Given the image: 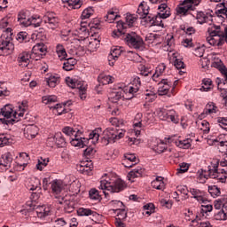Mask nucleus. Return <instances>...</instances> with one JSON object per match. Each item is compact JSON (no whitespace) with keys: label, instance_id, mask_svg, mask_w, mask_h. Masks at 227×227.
<instances>
[{"label":"nucleus","instance_id":"obj_39","mask_svg":"<svg viewBox=\"0 0 227 227\" xmlns=\"http://www.w3.org/2000/svg\"><path fill=\"white\" fill-rule=\"evenodd\" d=\"M59 82V77L56 75H51L47 79V84L50 88H56V84Z\"/></svg>","mask_w":227,"mask_h":227},{"label":"nucleus","instance_id":"obj_8","mask_svg":"<svg viewBox=\"0 0 227 227\" xmlns=\"http://www.w3.org/2000/svg\"><path fill=\"white\" fill-rule=\"evenodd\" d=\"M43 22L45 24L48 29H58L59 27V19L56 17L54 12H48L43 17Z\"/></svg>","mask_w":227,"mask_h":227},{"label":"nucleus","instance_id":"obj_29","mask_svg":"<svg viewBox=\"0 0 227 227\" xmlns=\"http://www.w3.org/2000/svg\"><path fill=\"white\" fill-rule=\"evenodd\" d=\"M13 113V108L10 106V105L4 106L3 108L0 110V114L5 118H12V114Z\"/></svg>","mask_w":227,"mask_h":227},{"label":"nucleus","instance_id":"obj_47","mask_svg":"<svg viewBox=\"0 0 227 227\" xmlns=\"http://www.w3.org/2000/svg\"><path fill=\"white\" fill-rule=\"evenodd\" d=\"M211 67H213V68H217L218 70H221V74H223V70L226 68L221 59H216L215 61L212 62Z\"/></svg>","mask_w":227,"mask_h":227},{"label":"nucleus","instance_id":"obj_13","mask_svg":"<svg viewBox=\"0 0 227 227\" xmlns=\"http://www.w3.org/2000/svg\"><path fill=\"white\" fill-rule=\"evenodd\" d=\"M158 85V95L160 97L163 95H168L169 90L171 89V83L168 82V79H161Z\"/></svg>","mask_w":227,"mask_h":227},{"label":"nucleus","instance_id":"obj_30","mask_svg":"<svg viewBox=\"0 0 227 227\" xmlns=\"http://www.w3.org/2000/svg\"><path fill=\"white\" fill-rule=\"evenodd\" d=\"M190 192L192 194V198H194V200H207V197H205V192L198 189H191Z\"/></svg>","mask_w":227,"mask_h":227},{"label":"nucleus","instance_id":"obj_4","mask_svg":"<svg viewBox=\"0 0 227 227\" xmlns=\"http://www.w3.org/2000/svg\"><path fill=\"white\" fill-rule=\"evenodd\" d=\"M13 33L12 28H7L5 33L0 37V56L9 54L13 51L14 46L12 40H13Z\"/></svg>","mask_w":227,"mask_h":227},{"label":"nucleus","instance_id":"obj_24","mask_svg":"<svg viewBox=\"0 0 227 227\" xmlns=\"http://www.w3.org/2000/svg\"><path fill=\"white\" fill-rule=\"evenodd\" d=\"M216 84L218 90L221 91V96L223 97L225 102V107H227V90L223 86V81H221V78H216Z\"/></svg>","mask_w":227,"mask_h":227},{"label":"nucleus","instance_id":"obj_36","mask_svg":"<svg viewBox=\"0 0 227 227\" xmlns=\"http://www.w3.org/2000/svg\"><path fill=\"white\" fill-rule=\"evenodd\" d=\"M30 22L31 26H34V27H40L42 26V22H43V18H40V16H31L30 17Z\"/></svg>","mask_w":227,"mask_h":227},{"label":"nucleus","instance_id":"obj_27","mask_svg":"<svg viewBox=\"0 0 227 227\" xmlns=\"http://www.w3.org/2000/svg\"><path fill=\"white\" fill-rule=\"evenodd\" d=\"M60 205H64V209L66 212H67L68 214H70L71 212H74V201L70 200H64L62 201H59Z\"/></svg>","mask_w":227,"mask_h":227},{"label":"nucleus","instance_id":"obj_31","mask_svg":"<svg viewBox=\"0 0 227 227\" xmlns=\"http://www.w3.org/2000/svg\"><path fill=\"white\" fill-rule=\"evenodd\" d=\"M120 15L116 14V12L112 9L108 11L107 14L105 16L106 21L109 22V24H113L116 19H119Z\"/></svg>","mask_w":227,"mask_h":227},{"label":"nucleus","instance_id":"obj_55","mask_svg":"<svg viewBox=\"0 0 227 227\" xmlns=\"http://www.w3.org/2000/svg\"><path fill=\"white\" fill-rule=\"evenodd\" d=\"M36 189H40V179L35 178L30 182L29 191H36Z\"/></svg>","mask_w":227,"mask_h":227},{"label":"nucleus","instance_id":"obj_34","mask_svg":"<svg viewBox=\"0 0 227 227\" xmlns=\"http://www.w3.org/2000/svg\"><path fill=\"white\" fill-rule=\"evenodd\" d=\"M197 20H199L200 24H205L208 20H212V16H207L205 12H200L197 13Z\"/></svg>","mask_w":227,"mask_h":227},{"label":"nucleus","instance_id":"obj_20","mask_svg":"<svg viewBox=\"0 0 227 227\" xmlns=\"http://www.w3.org/2000/svg\"><path fill=\"white\" fill-rule=\"evenodd\" d=\"M152 187L157 189L158 191H164L166 189V184H164V177L158 176L152 183Z\"/></svg>","mask_w":227,"mask_h":227},{"label":"nucleus","instance_id":"obj_50","mask_svg":"<svg viewBox=\"0 0 227 227\" xmlns=\"http://www.w3.org/2000/svg\"><path fill=\"white\" fill-rule=\"evenodd\" d=\"M120 56H121V50L118 48H114L112 50L111 55L109 56V59H114L116 61V59L120 58Z\"/></svg>","mask_w":227,"mask_h":227},{"label":"nucleus","instance_id":"obj_44","mask_svg":"<svg viewBox=\"0 0 227 227\" xmlns=\"http://www.w3.org/2000/svg\"><path fill=\"white\" fill-rule=\"evenodd\" d=\"M208 192L211 194L212 198H217V196H221V190L215 185L208 187Z\"/></svg>","mask_w":227,"mask_h":227},{"label":"nucleus","instance_id":"obj_53","mask_svg":"<svg viewBox=\"0 0 227 227\" xmlns=\"http://www.w3.org/2000/svg\"><path fill=\"white\" fill-rule=\"evenodd\" d=\"M214 207H215V210H221V208H225V210L227 212V204L223 202L222 200H215Z\"/></svg>","mask_w":227,"mask_h":227},{"label":"nucleus","instance_id":"obj_11","mask_svg":"<svg viewBox=\"0 0 227 227\" xmlns=\"http://www.w3.org/2000/svg\"><path fill=\"white\" fill-rule=\"evenodd\" d=\"M51 191L55 194V198H58L59 200H65V198H68V195L66 194V196L61 195V192H63V187L61 186V183L58 180H54L51 183Z\"/></svg>","mask_w":227,"mask_h":227},{"label":"nucleus","instance_id":"obj_33","mask_svg":"<svg viewBox=\"0 0 227 227\" xmlns=\"http://www.w3.org/2000/svg\"><path fill=\"white\" fill-rule=\"evenodd\" d=\"M143 173H145V170L143 168H134L128 174V177L129 178H139L140 176H143Z\"/></svg>","mask_w":227,"mask_h":227},{"label":"nucleus","instance_id":"obj_52","mask_svg":"<svg viewBox=\"0 0 227 227\" xmlns=\"http://www.w3.org/2000/svg\"><path fill=\"white\" fill-rule=\"evenodd\" d=\"M62 132L66 134V136H68L69 137H72V136H74L75 134V129L67 126L63 128Z\"/></svg>","mask_w":227,"mask_h":227},{"label":"nucleus","instance_id":"obj_43","mask_svg":"<svg viewBox=\"0 0 227 227\" xmlns=\"http://www.w3.org/2000/svg\"><path fill=\"white\" fill-rule=\"evenodd\" d=\"M142 119H143V114H141V113L137 114L136 116H135V119H134L133 127L134 128L143 127V123H142L143 120Z\"/></svg>","mask_w":227,"mask_h":227},{"label":"nucleus","instance_id":"obj_16","mask_svg":"<svg viewBox=\"0 0 227 227\" xmlns=\"http://www.w3.org/2000/svg\"><path fill=\"white\" fill-rule=\"evenodd\" d=\"M31 53L27 51H23L20 53L18 57V62L20 67H22V68L28 67L29 63H31Z\"/></svg>","mask_w":227,"mask_h":227},{"label":"nucleus","instance_id":"obj_10","mask_svg":"<svg viewBox=\"0 0 227 227\" xmlns=\"http://www.w3.org/2000/svg\"><path fill=\"white\" fill-rule=\"evenodd\" d=\"M18 22H20V24L25 27L31 26V16H29V12L20 11L18 13Z\"/></svg>","mask_w":227,"mask_h":227},{"label":"nucleus","instance_id":"obj_46","mask_svg":"<svg viewBox=\"0 0 227 227\" xmlns=\"http://www.w3.org/2000/svg\"><path fill=\"white\" fill-rule=\"evenodd\" d=\"M215 219L216 221H226L227 219V212L225 213L224 210H220L215 214Z\"/></svg>","mask_w":227,"mask_h":227},{"label":"nucleus","instance_id":"obj_49","mask_svg":"<svg viewBox=\"0 0 227 227\" xmlns=\"http://www.w3.org/2000/svg\"><path fill=\"white\" fill-rule=\"evenodd\" d=\"M144 210H146L145 214L147 215H152L155 212V205L153 203H148L144 206Z\"/></svg>","mask_w":227,"mask_h":227},{"label":"nucleus","instance_id":"obj_63","mask_svg":"<svg viewBox=\"0 0 227 227\" xmlns=\"http://www.w3.org/2000/svg\"><path fill=\"white\" fill-rule=\"evenodd\" d=\"M160 205H161L164 208H171L173 207V200H160Z\"/></svg>","mask_w":227,"mask_h":227},{"label":"nucleus","instance_id":"obj_1","mask_svg":"<svg viewBox=\"0 0 227 227\" xmlns=\"http://www.w3.org/2000/svg\"><path fill=\"white\" fill-rule=\"evenodd\" d=\"M98 132H102V128H98L93 130L90 134L89 138H72L70 143L72 146H78V148H84V146H86L88 148V146H91V144L97 145V143H98V138L100 137V134Z\"/></svg>","mask_w":227,"mask_h":227},{"label":"nucleus","instance_id":"obj_38","mask_svg":"<svg viewBox=\"0 0 227 227\" xmlns=\"http://www.w3.org/2000/svg\"><path fill=\"white\" fill-rule=\"evenodd\" d=\"M68 6L72 8V10H79L81 6H82V2L81 0H66Z\"/></svg>","mask_w":227,"mask_h":227},{"label":"nucleus","instance_id":"obj_28","mask_svg":"<svg viewBox=\"0 0 227 227\" xmlns=\"http://www.w3.org/2000/svg\"><path fill=\"white\" fill-rule=\"evenodd\" d=\"M204 113L205 114H214L217 113V106H215L214 102L207 103L204 109Z\"/></svg>","mask_w":227,"mask_h":227},{"label":"nucleus","instance_id":"obj_57","mask_svg":"<svg viewBox=\"0 0 227 227\" xmlns=\"http://www.w3.org/2000/svg\"><path fill=\"white\" fill-rule=\"evenodd\" d=\"M97 153V150H95V147L93 146H88L84 151H83V155L85 157H90L91 155H95Z\"/></svg>","mask_w":227,"mask_h":227},{"label":"nucleus","instance_id":"obj_17","mask_svg":"<svg viewBox=\"0 0 227 227\" xmlns=\"http://www.w3.org/2000/svg\"><path fill=\"white\" fill-rule=\"evenodd\" d=\"M121 97H123V90L119 88V90H114L109 93L108 99L113 104H118L121 100Z\"/></svg>","mask_w":227,"mask_h":227},{"label":"nucleus","instance_id":"obj_12","mask_svg":"<svg viewBox=\"0 0 227 227\" xmlns=\"http://www.w3.org/2000/svg\"><path fill=\"white\" fill-rule=\"evenodd\" d=\"M24 136L27 139H35L38 136V127L36 125H27L24 129Z\"/></svg>","mask_w":227,"mask_h":227},{"label":"nucleus","instance_id":"obj_25","mask_svg":"<svg viewBox=\"0 0 227 227\" xmlns=\"http://www.w3.org/2000/svg\"><path fill=\"white\" fill-rule=\"evenodd\" d=\"M217 168V165H214L213 169H209V176H213V178H218L222 184H224V182H226L227 176L224 174L223 177H219V176H217L219 173Z\"/></svg>","mask_w":227,"mask_h":227},{"label":"nucleus","instance_id":"obj_56","mask_svg":"<svg viewBox=\"0 0 227 227\" xmlns=\"http://www.w3.org/2000/svg\"><path fill=\"white\" fill-rule=\"evenodd\" d=\"M91 209L90 208H84V207H80L78 210H77V214L78 215H81V216H90L91 215Z\"/></svg>","mask_w":227,"mask_h":227},{"label":"nucleus","instance_id":"obj_18","mask_svg":"<svg viewBox=\"0 0 227 227\" xmlns=\"http://www.w3.org/2000/svg\"><path fill=\"white\" fill-rule=\"evenodd\" d=\"M139 19L146 18V15H150V6L145 2H142L138 5V9L137 11Z\"/></svg>","mask_w":227,"mask_h":227},{"label":"nucleus","instance_id":"obj_23","mask_svg":"<svg viewBox=\"0 0 227 227\" xmlns=\"http://www.w3.org/2000/svg\"><path fill=\"white\" fill-rule=\"evenodd\" d=\"M12 161H13V158L12 157V153H6L4 155H2V160H0V166H4V168H11Z\"/></svg>","mask_w":227,"mask_h":227},{"label":"nucleus","instance_id":"obj_61","mask_svg":"<svg viewBox=\"0 0 227 227\" xmlns=\"http://www.w3.org/2000/svg\"><path fill=\"white\" fill-rule=\"evenodd\" d=\"M217 122L219 123L220 127L223 129V130H227V117H218Z\"/></svg>","mask_w":227,"mask_h":227},{"label":"nucleus","instance_id":"obj_15","mask_svg":"<svg viewBox=\"0 0 227 227\" xmlns=\"http://www.w3.org/2000/svg\"><path fill=\"white\" fill-rule=\"evenodd\" d=\"M123 29H127V24L121 20H119L117 22V30H114L112 33L113 38H122V36H125V32H123Z\"/></svg>","mask_w":227,"mask_h":227},{"label":"nucleus","instance_id":"obj_54","mask_svg":"<svg viewBox=\"0 0 227 227\" xmlns=\"http://www.w3.org/2000/svg\"><path fill=\"white\" fill-rule=\"evenodd\" d=\"M140 75H144V77H148V75H152V70L150 68L146 67L145 66H140Z\"/></svg>","mask_w":227,"mask_h":227},{"label":"nucleus","instance_id":"obj_37","mask_svg":"<svg viewBox=\"0 0 227 227\" xmlns=\"http://www.w3.org/2000/svg\"><path fill=\"white\" fill-rule=\"evenodd\" d=\"M166 70V65L160 64L156 67L155 73L152 75V78L153 81H155V77H160L162 74H164V71Z\"/></svg>","mask_w":227,"mask_h":227},{"label":"nucleus","instance_id":"obj_64","mask_svg":"<svg viewBox=\"0 0 227 227\" xmlns=\"http://www.w3.org/2000/svg\"><path fill=\"white\" fill-rule=\"evenodd\" d=\"M196 227H212V223L209 221L197 222Z\"/></svg>","mask_w":227,"mask_h":227},{"label":"nucleus","instance_id":"obj_6","mask_svg":"<svg viewBox=\"0 0 227 227\" xmlns=\"http://www.w3.org/2000/svg\"><path fill=\"white\" fill-rule=\"evenodd\" d=\"M121 40H124L125 43H127L129 47H133V49H141L144 43L143 38L134 32L126 34Z\"/></svg>","mask_w":227,"mask_h":227},{"label":"nucleus","instance_id":"obj_3","mask_svg":"<svg viewBox=\"0 0 227 227\" xmlns=\"http://www.w3.org/2000/svg\"><path fill=\"white\" fill-rule=\"evenodd\" d=\"M100 184L99 189H102V191H108L111 193L121 192V191L127 189V183L121 178H117L114 182L102 180Z\"/></svg>","mask_w":227,"mask_h":227},{"label":"nucleus","instance_id":"obj_7","mask_svg":"<svg viewBox=\"0 0 227 227\" xmlns=\"http://www.w3.org/2000/svg\"><path fill=\"white\" fill-rule=\"evenodd\" d=\"M203 0H184L176 8L177 13L180 15H185L187 12H194L196 10V6H199V4L202 2Z\"/></svg>","mask_w":227,"mask_h":227},{"label":"nucleus","instance_id":"obj_9","mask_svg":"<svg viewBox=\"0 0 227 227\" xmlns=\"http://www.w3.org/2000/svg\"><path fill=\"white\" fill-rule=\"evenodd\" d=\"M54 141L58 148H63L67 145V140L65 139V137H63V134L61 133H57L54 137H49L47 140V145L52 147V144L51 143H54Z\"/></svg>","mask_w":227,"mask_h":227},{"label":"nucleus","instance_id":"obj_26","mask_svg":"<svg viewBox=\"0 0 227 227\" xmlns=\"http://www.w3.org/2000/svg\"><path fill=\"white\" fill-rule=\"evenodd\" d=\"M33 52H39V54H43V56H45L47 54V46L43 44V43H36L32 48Z\"/></svg>","mask_w":227,"mask_h":227},{"label":"nucleus","instance_id":"obj_41","mask_svg":"<svg viewBox=\"0 0 227 227\" xmlns=\"http://www.w3.org/2000/svg\"><path fill=\"white\" fill-rule=\"evenodd\" d=\"M89 197L90 200H100V198H102V195L100 194V192H98V190H97L96 188H92L90 189V191H89Z\"/></svg>","mask_w":227,"mask_h":227},{"label":"nucleus","instance_id":"obj_48","mask_svg":"<svg viewBox=\"0 0 227 227\" xmlns=\"http://www.w3.org/2000/svg\"><path fill=\"white\" fill-rule=\"evenodd\" d=\"M137 20V18L132 14H127L126 16V26L129 27H132L134 26V22Z\"/></svg>","mask_w":227,"mask_h":227},{"label":"nucleus","instance_id":"obj_5","mask_svg":"<svg viewBox=\"0 0 227 227\" xmlns=\"http://www.w3.org/2000/svg\"><path fill=\"white\" fill-rule=\"evenodd\" d=\"M160 12L153 18V26H158L159 27H164V23H162V19H168L171 16L170 8L167 4L163 3L158 6Z\"/></svg>","mask_w":227,"mask_h":227},{"label":"nucleus","instance_id":"obj_40","mask_svg":"<svg viewBox=\"0 0 227 227\" xmlns=\"http://www.w3.org/2000/svg\"><path fill=\"white\" fill-rule=\"evenodd\" d=\"M202 84H204L202 86V89L205 91H210V90H212V88H214V85H212V80L210 78H204L202 80Z\"/></svg>","mask_w":227,"mask_h":227},{"label":"nucleus","instance_id":"obj_45","mask_svg":"<svg viewBox=\"0 0 227 227\" xmlns=\"http://www.w3.org/2000/svg\"><path fill=\"white\" fill-rule=\"evenodd\" d=\"M116 212L117 216L115 217V219H119L121 221H125V219H127V210H125V208L116 209Z\"/></svg>","mask_w":227,"mask_h":227},{"label":"nucleus","instance_id":"obj_59","mask_svg":"<svg viewBox=\"0 0 227 227\" xmlns=\"http://www.w3.org/2000/svg\"><path fill=\"white\" fill-rule=\"evenodd\" d=\"M177 146H180V148H184V150L191 148V139L178 141Z\"/></svg>","mask_w":227,"mask_h":227},{"label":"nucleus","instance_id":"obj_42","mask_svg":"<svg viewBox=\"0 0 227 227\" xmlns=\"http://www.w3.org/2000/svg\"><path fill=\"white\" fill-rule=\"evenodd\" d=\"M16 40L20 42V43L29 42V37L27 32H20L17 36Z\"/></svg>","mask_w":227,"mask_h":227},{"label":"nucleus","instance_id":"obj_19","mask_svg":"<svg viewBox=\"0 0 227 227\" xmlns=\"http://www.w3.org/2000/svg\"><path fill=\"white\" fill-rule=\"evenodd\" d=\"M170 113H173V109H169V107L166 106L164 108H160L157 114L160 120H162L163 121H169V116H171Z\"/></svg>","mask_w":227,"mask_h":227},{"label":"nucleus","instance_id":"obj_51","mask_svg":"<svg viewBox=\"0 0 227 227\" xmlns=\"http://www.w3.org/2000/svg\"><path fill=\"white\" fill-rule=\"evenodd\" d=\"M93 14V8L89 7L85 9L82 13V20H84L85 19H90L91 15Z\"/></svg>","mask_w":227,"mask_h":227},{"label":"nucleus","instance_id":"obj_60","mask_svg":"<svg viewBox=\"0 0 227 227\" xmlns=\"http://www.w3.org/2000/svg\"><path fill=\"white\" fill-rule=\"evenodd\" d=\"M219 152L222 153H227V140L218 141Z\"/></svg>","mask_w":227,"mask_h":227},{"label":"nucleus","instance_id":"obj_21","mask_svg":"<svg viewBox=\"0 0 227 227\" xmlns=\"http://www.w3.org/2000/svg\"><path fill=\"white\" fill-rule=\"evenodd\" d=\"M37 216L40 219H43V217H47L49 214L51 213V208L46 206H37L35 207Z\"/></svg>","mask_w":227,"mask_h":227},{"label":"nucleus","instance_id":"obj_35","mask_svg":"<svg viewBox=\"0 0 227 227\" xmlns=\"http://www.w3.org/2000/svg\"><path fill=\"white\" fill-rule=\"evenodd\" d=\"M98 81L103 85L111 84L113 82V77L111 75L99 74Z\"/></svg>","mask_w":227,"mask_h":227},{"label":"nucleus","instance_id":"obj_32","mask_svg":"<svg viewBox=\"0 0 227 227\" xmlns=\"http://www.w3.org/2000/svg\"><path fill=\"white\" fill-rule=\"evenodd\" d=\"M43 104L45 106H51V104H56L58 102V97L51 95V96H43L42 98Z\"/></svg>","mask_w":227,"mask_h":227},{"label":"nucleus","instance_id":"obj_58","mask_svg":"<svg viewBox=\"0 0 227 227\" xmlns=\"http://www.w3.org/2000/svg\"><path fill=\"white\" fill-rule=\"evenodd\" d=\"M26 205L28 210H35L38 207V202L35 200H28Z\"/></svg>","mask_w":227,"mask_h":227},{"label":"nucleus","instance_id":"obj_22","mask_svg":"<svg viewBox=\"0 0 227 227\" xmlns=\"http://www.w3.org/2000/svg\"><path fill=\"white\" fill-rule=\"evenodd\" d=\"M65 62L63 64V69L66 72H70V70H74L75 65H77V60L74 58L64 59Z\"/></svg>","mask_w":227,"mask_h":227},{"label":"nucleus","instance_id":"obj_62","mask_svg":"<svg viewBox=\"0 0 227 227\" xmlns=\"http://www.w3.org/2000/svg\"><path fill=\"white\" fill-rule=\"evenodd\" d=\"M10 143V138L4 134H0V147L6 146Z\"/></svg>","mask_w":227,"mask_h":227},{"label":"nucleus","instance_id":"obj_14","mask_svg":"<svg viewBox=\"0 0 227 227\" xmlns=\"http://www.w3.org/2000/svg\"><path fill=\"white\" fill-rule=\"evenodd\" d=\"M77 169L82 175H90L93 169V163L91 161H81L79 165H77Z\"/></svg>","mask_w":227,"mask_h":227},{"label":"nucleus","instance_id":"obj_2","mask_svg":"<svg viewBox=\"0 0 227 227\" xmlns=\"http://www.w3.org/2000/svg\"><path fill=\"white\" fill-rule=\"evenodd\" d=\"M124 136L125 134L116 128H107L103 131L101 144L103 146H107L109 143H116V141L121 139Z\"/></svg>","mask_w":227,"mask_h":227}]
</instances>
